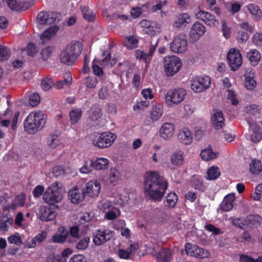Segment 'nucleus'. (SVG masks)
Instances as JSON below:
<instances>
[{"instance_id":"f8f14e48","label":"nucleus","mask_w":262,"mask_h":262,"mask_svg":"<svg viewBox=\"0 0 262 262\" xmlns=\"http://www.w3.org/2000/svg\"><path fill=\"white\" fill-rule=\"evenodd\" d=\"M58 209L54 206H41L39 219L42 221L48 222L53 220L57 215Z\"/></svg>"},{"instance_id":"680f3d73","label":"nucleus","mask_w":262,"mask_h":262,"mask_svg":"<svg viewBox=\"0 0 262 262\" xmlns=\"http://www.w3.org/2000/svg\"><path fill=\"white\" fill-rule=\"evenodd\" d=\"M24 50L27 51L28 55L32 57L37 52L35 45L32 42L29 43L27 48Z\"/></svg>"},{"instance_id":"c9c22d12","label":"nucleus","mask_w":262,"mask_h":262,"mask_svg":"<svg viewBox=\"0 0 262 262\" xmlns=\"http://www.w3.org/2000/svg\"><path fill=\"white\" fill-rule=\"evenodd\" d=\"M248 225L250 227H258L262 222V217L258 214L250 215L247 217Z\"/></svg>"},{"instance_id":"20e7f679","label":"nucleus","mask_w":262,"mask_h":262,"mask_svg":"<svg viewBox=\"0 0 262 262\" xmlns=\"http://www.w3.org/2000/svg\"><path fill=\"white\" fill-rule=\"evenodd\" d=\"M116 136L111 133L103 132L94 135L92 139L93 145L99 148L109 147L115 141Z\"/></svg>"},{"instance_id":"603ef678","label":"nucleus","mask_w":262,"mask_h":262,"mask_svg":"<svg viewBox=\"0 0 262 262\" xmlns=\"http://www.w3.org/2000/svg\"><path fill=\"white\" fill-rule=\"evenodd\" d=\"M200 84L202 85L203 89L206 90L210 84V78L208 76L198 77L195 79Z\"/></svg>"},{"instance_id":"39448f33","label":"nucleus","mask_w":262,"mask_h":262,"mask_svg":"<svg viewBox=\"0 0 262 262\" xmlns=\"http://www.w3.org/2000/svg\"><path fill=\"white\" fill-rule=\"evenodd\" d=\"M164 67L167 76H172L180 70L182 67L181 60L174 55L166 56L164 59Z\"/></svg>"},{"instance_id":"c756f323","label":"nucleus","mask_w":262,"mask_h":262,"mask_svg":"<svg viewBox=\"0 0 262 262\" xmlns=\"http://www.w3.org/2000/svg\"><path fill=\"white\" fill-rule=\"evenodd\" d=\"M250 171L253 174L257 175L262 171V165L260 160L255 159L250 163Z\"/></svg>"},{"instance_id":"6ab92c4d","label":"nucleus","mask_w":262,"mask_h":262,"mask_svg":"<svg viewBox=\"0 0 262 262\" xmlns=\"http://www.w3.org/2000/svg\"><path fill=\"white\" fill-rule=\"evenodd\" d=\"M82 44L78 41H74L68 44L66 49L70 53L72 54V58H75L77 61L78 57L80 56L82 50Z\"/></svg>"},{"instance_id":"a19ab883","label":"nucleus","mask_w":262,"mask_h":262,"mask_svg":"<svg viewBox=\"0 0 262 262\" xmlns=\"http://www.w3.org/2000/svg\"><path fill=\"white\" fill-rule=\"evenodd\" d=\"M154 215H156L158 218L162 220H167L170 217L169 213L165 209L160 207H156L152 211Z\"/></svg>"},{"instance_id":"13d9d810","label":"nucleus","mask_w":262,"mask_h":262,"mask_svg":"<svg viewBox=\"0 0 262 262\" xmlns=\"http://www.w3.org/2000/svg\"><path fill=\"white\" fill-rule=\"evenodd\" d=\"M192 186L193 188L200 191L201 192L205 191L207 187V185L206 183H204L203 181H192Z\"/></svg>"},{"instance_id":"f257e3e1","label":"nucleus","mask_w":262,"mask_h":262,"mask_svg":"<svg viewBox=\"0 0 262 262\" xmlns=\"http://www.w3.org/2000/svg\"><path fill=\"white\" fill-rule=\"evenodd\" d=\"M145 194L149 200L161 202L168 188L167 181H144Z\"/></svg>"},{"instance_id":"c85d7f7f","label":"nucleus","mask_w":262,"mask_h":262,"mask_svg":"<svg viewBox=\"0 0 262 262\" xmlns=\"http://www.w3.org/2000/svg\"><path fill=\"white\" fill-rule=\"evenodd\" d=\"M109 161L107 159L100 158L91 161V166L96 170L105 169L108 168Z\"/></svg>"},{"instance_id":"7ed1b4c3","label":"nucleus","mask_w":262,"mask_h":262,"mask_svg":"<svg viewBox=\"0 0 262 262\" xmlns=\"http://www.w3.org/2000/svg\"><path fill=\"white\" fill-rule=\"evenodd\" d=\"M61 188L57 182H55L50 186L43 194V199L45 203L54 205L59 202L62 199Z\"/></svg>"},{"instance_id":"69168bd1","label":"nucleus","mask_w":262,"mask_h":262,"mask_svg":"<svg viewBox=\"0 0 262 262\" xmlns=\"http://www.w3.org/2000/svg\"><path fill=\"white\" fill-rule=\"evenodd\" d=\"M118 255L121 259H130L132 255L127 250L119 249L118 251Z\"/></svg>"},{"instance_id":"9d476101","label":"nucleus","mask_w":262,"mask_h":262,"mask_svg":"<svg viewBox=\"0 0 262 262\" xmlns=\"http://www.w3.org/2000/svg\"><path fill=\"white\" fill-rule=\"evenodd\" d=\"M113 232L106 229H100L93 233V243L96 246H100L111 240Z\"/></svg>"},{"instance_id":"5fc2aeb1","label":"nucleus","mask_w":262,"mask_h":262,"mask_svg":"<svg viewBox=\"0 0 262 262\" xmlns=\"http://www.w3.org/2000/svg\"><path fill=\"white\" fill-rule=\"evenodd\" d=\"M159 38L157 36H154L151 38L150 43L151 45L149 47L148 55V56H152L154 53L158 43L159 42Z\"/></svg>"},{"instance_id":"cd10ccee","label":"nucleus","mask_w":262,"mask_h":262,"mask_svg":"<svg viewBox=\"0 0 262 262\" xmlns=\"http://www.w3.org/2000/svg\"><path fill=\"white\" fill-rule=\"evenodd\" d=\"M72 54L66 48L60 54V61L67 65H72L76 61L75 58H72Z\"/></svg>"},{"instance_id":"1a4fd4ad","label":"nucleus","mask_w":262,"mask_h":262,"mask_svg":"<svg viewBox=\"0 0 262 262\" xmlns=\"http://www.w3.org/2000/svg\"><path fill=\"white\" fill-rule=\"evenodd\" d=\"M229 65L232 71H235L241 66L243 60L239 50L235 48L231 49L227 55Z\"/></svg>"},{"instance_id":"7c9ffc66","label":"nucleus","mask_w":262,"mask_h":262,"mask_svg":"<svg viewBox=\"0 0 262 262\" xmlns=\"http://www.w3.org/2000/svg\"><path fill=\"white\" fill-rule=\"evenodd\" d=\"M27 195L25 193L21 192L16 195L12 202V206L13 208L21 207L24 206L26 201Z\"/></svg>"},{"instance_id":"f3484780","label":"nucleus","mask_w":262,"mask_h":262,"mask_svg":"<svg viewBox=\"0 0 262 262\" xmlns=\"http://www.w3.org/2000/svg\"><path fill=\"white\" fill-rule=\"evenodd\" d=\"M240 26L244 30L238 31L236 39L239 42L244 43L246 42L249 37V34L247 32L245 31V30H246L249 33H252L254 28L252 26H250L248 23H242Z\"/></svg>"},{"instance_id":"473e14b6","label":"nucleus","mask_w":262,"mask_h":262,"mask_svg":"<svg viewBox=\"0 0 262 262\" xmlns=\"http://www.w3.org/2000/svg\"><path fill=\"white\" fill-rule=\"evenodd\" d=\"M102 108L98 105H94L91 108L90 119L93 121H96L102 116Z\"/></svg>"},{"instance_id":"4468645a","label":"nucleus","mask_w":262,"mask_h":262,"mask_svg":"<svg viewBox=\"0 0 262 262\" xmlns=\"http://www.w3.org/2000/svg\"><path fill=\"white\" fill-rule=\"evenodd\" d=\"M206 31L205 28L199 22H195L192 26L190 36V41L194 42L196 41L201 36L203 35Z\"/></svg>"},{"instance_id":"6e6552de","label":"nucleus","mask_w":262,"mask_h":262,"mask_svg":"<svg viewBox=\"0 0 262 262\" xmlns=\"http://www.w3.org/2000/svg\"><path fill=\"white\" fill-rule=\"evenodd\" d=\"M187 49V36L184 34L177 35L170 43V49L176 53H184Z\"/></svg>"},{"instance_id":"de8ad7c7","label":"nucleus","mask_w":262,"mask_h":262,"mask_svg":"<svg viewBox=\"0 0 262 262\" xmlns=\"http://www.w3.org/2000/svg\"><path fill=\"white\" fill-rule=\"evenodd\" d=\"M162 110L161 106L157 105L150 112L151 119L153 121L158 120L162 115Z\"/></svg>"},{"instance_id":"72a5a7b5","label":"nucleus","mask_w":262,"mask_h":262,"mask_svg":"<svg viewBox=\"0 0 262 262\" xmlns=\"http://www.w3.org/2000/svg\"><path fill=\"white\" fill-rule=\"evenodd\" d=\"M67 174L65 169L62 166L58 165L55 166L53 168L52 173H50V178H55L56 179H63L64 176Z\"/></svg>"},{"instance_id":"49530a36","label":"nucleus","mask_w":262,"mask_h":262,"mask_svg":"<svg viewBox=\"0 0 262 262\" xmlns=\"http://www.w3.org/2000/svg\"><path fill=\"white\" fill-rule=\"evenodd\" d=\"M251 126L252 127L254 132L251 136V140L254 143H257L262 139L261 134L258 133L260 127L259 126L254 125L253 124L251 125Z\"/></svg>"},{"instance_id":"f03ea898","label":"nucleus","mask_w":262,"mask_h":262,"mask_svg":"<svg viewBox=\"0 0 262 262\" xmlns=\"http://www.w3.org/2000/svg\"><path fill=\"white\" fill-rule=\"evenodd\" d=\"M46 123V116L41 112H32L24 121V129L29 134H35L42 129Z\"/></svg>"},{"instance_id":"dca6fc26","label":"nucleus","mask_w":262,"mask_h":262,"mask_svg":"<svg viewBox=\"0 0 262 262\" xmlns=\"http://www.w3.org/2000/svg\"><path fill=\"white\" fill-rule=\"evenodd\" d=\"M5 0H0V4L4 3ZM9 7L13 11H25L30 7L28 2H18L17 0H6Z\"/></svg>"},{"instance_id":"6e6d98bb","label":"nucleus","mask_w":262,"mask_h":262,"mask_svg":"<svg viewBox=\"0 0 262 262\" xmlns=\"http://www.w3.org/2000/svg\"><path fill=\"white\" fill-rule=\"evenodd\" d=\"M85 84L86 87L89 89L95 88L98 83L96 77L93 76H88L85 78Z\"/></svg>"},{"instance_id":"bf43d9fd","label":"nucleus","mask_w":262,"mask_h":262,"mask_svg":"<svg viewBox=\"0 0 262 262\" xmlns=\"http://www.w3.org/2000/svg\"><path fill=\"white\" fill-rule=\"evenodd\" d=\"M54 83L51 79L46 78L43 79L41 83V88L45 91L49 90L53 85Z\"/></svg>"},{"instance_id":"5701e85b","label":"nucleus","mask_w":262,"mask_h":262,"mask_svg":"<svg viewBox=\"0 0 262 262\" xmlns=\"http://www.w3.org/2000/svg\"><path fill=\"white\" fill-rule=\"evenodd\" d=\"M196 16L198 18L201 19L208 25L210 26L215 25L216 19L214 16L209 12L200 11L196 14Z\"/></svg>"},{"instance_id":"0e129e2a","label":"nucleus","mask_w":262,"mask_h":262,"mask_svg":"<svg viewBox=\"0 0 262 262\" xmlns=\"http://www.w3.org/2000/svg\"><path fill=\"white\" fill-rule=\"evenodd\" d=\"M258 260L259 256L255 259L251 256L245 254H242L239 257L240 262H258Z\"/></svg>"},{"instance_id":"9b49d317","label":"nucleus","mask_w":262,"mask_h":262,"mask_svg":"<svg viewBox=\"0 0 262 262\" xmlns=\"http://www.w3.org/2000/svg\"><path fill=\"white\" fill-rule=\"evenodd\" d=\"M185 95L186 92L182 89L170 90L165 96V101L169 105L179 103L183 100Z\"/></svg>"},{"instance_id":"0eeeda50","label":"nucleus","mask_w":262,"mask_h":262,"mask_svg":"<svg viewBox=\"0 0 262 262\" xmlns=\"http://www.w3.org/2000/svg\"><path fill=\"white\" fill-rule=\"evenodd\" d=\"M60 18V13L52 11L40 12L37 16L38 23L42 25L56 24L59 21Z\"/></svg>"},{"instance_id":"8fccbe9b","label":"nucleus","mask_w":262,"mask_h":262,"mask_svg":"<svg viewBox=\"0 0 262 262\" xmlns=\"http://www.w3.org/2000/svg\"><path fill=\"white\" fill-rule=\"evenodd\" d=\"M47 236V233L46 231H42L40 233L37 234L32 239V245L30 247H34L35 246L36 243H40L45 240Z\"/></svg>"},{"instance_id":"774afa93","label":"nucleus","mask_w":262,"mask_h":262,"mask_svg":"<svg viewBox=\"0 0 262 262\" xmlns=\"http://www.w3.org/2000/svg\"><path fill=\"white\" fill-rule=\"evenodd\" d=\"M69 262H87L85 257L82 254H75L72 256Z\"/></svg>"},{"instance_id":"58836bf2","label":"nucleus","mask_w":262,"mask_h":262,"mask_svg":"<svg viewBox=\"0 0 262 262\" xmlns=\"http://www.w3.org/2000/svg\"><path fill=\"white\" fill-rule=\"evenodd\" d=\"M183 152L181 151H177L173 152L171 156L172 164L176 166H180L183 163Z\"/></svg>"},{"instance_id":"a18cd8bd","label":"nucleus","mask_w":262,"mask_h":262,"mask_svg":"<svg viewBox=\"0 0 262 262\" xmlns=\"http://www.w3.org/2000/svg\"><path fill=\"white\" fill-rule=\"evenodd\" d=\"M11 55L9 48L0 44V61H4L8 60Z\"/></svg>"},{"instance_id":"79ce46f5","label":"nucleus","mask_w":262,"mask_h":262,"mask_svg":"<svg viewBox=\"0 0 262 262\" xmlns=\"http://www.w3.org/2000/svg\"><path fill=\"white\" fill-rule=\"evenodd\" d=\"M81 10L83 18L85 20L90 22H93L95 20L96 17L95 14L92 12L88 7L85 6L81 7Z\"/></svg>"},{"instance_id":"4be33fe9","label":"nucleus","mask_w":262,"mask_h":262,"mask_svg":"<svg viewBox=\"0 0 262 262\" xmlns=\"http://www.w3.org/2000/svg\"><path fill=\"white\" fill-rule=\"evenodd\" d=\"M59 29L58 26L55 25L47 29L41 34L40 36V41L39 43L43 45L46 41H49L51 37L57 32Z\"/></svg>"},{"instance_id":"864d4df0","label":"nucleus","mask_w":262,"mask_h":262,"mask_svg":"<svg viewBox=\"0 0 262 262\" xmlns=\"http://www.w3.org/2000/svg\"><path fill=\"white\" fill-rule=\"evenodd\" d=\"M256 84L255 80L253 77L249 76L245 78V86L249 90H252L254 89Z\"/></svg>"},{"instance_id":"ea45409f","label":"nucleus","mask_w":262,"mask_h":262,"mask_svg":"<svg viewBox=\"0 0 262 262\" xmlns=\"http://www.w3.org/2000/svg\"><path fill=\"white\" fill-rule=\"evenodd\" d=\"M207 178L209 180H214L217 179L221 175L219 168L215 166L210 167L207 171Z\"/></svg>"},{"instance_id":"a211bd4d","label":"nucleus","mask_w":262,"mask_h":262,"mask_svg":"<svg viewBox=\"0 0 262 262\" xmlns=\"http://www.w3.org/2000/svg\"><path fill=\"white\" fill-rule=\"evenodd\" d=\"M178 200V196L175 192H170L164 199L163 204L165 209L172 210L176 207Z\"/></svg>"},{"instance_id":"338daca9","label":"nucleus","mask_w":262,"mask_h":262,"mask_svg":"<svg viewBox=\"0 0 262 262\" xmlns=\"http://www.w3.org/2000/svg\"><path fill=\"white\" fill-rule=\"evenodd\" d=\"M191 89L196 93L201 92L203 91H205L202 85L195 79L191 84Z\"/></svg>"},{"instance_id":"ddd939ff","label":"nucleus","mask_w":262,"mask_h":262,"mask_svg":"<svg viewBox=\"0 0 262 262\" xmlns=\"http://www.w3.org/2000/svg\"><path fill=\"white\" fill-rule=\"evenodd\" d=\"M68 195L70 200L73 204H79L85 198L84 188L74 187L69 190Z\"/></svg>"},{"instance_id":"09e8293b","label":"nucleus","mask_w":262,"mask_h":262,"mask_svg":"<svg viewBox=\"0 0 262 262\" xmlns=\"http://www.w3.org/2000/svg\"><path fill=\"white\" fill-rule=\"evenodd\" d=\"M90 238L85 236L81 239L76 245V248L79 250H85L89 246Z\"/></svg>"},{"instance_id":"052dcab7","label":"nucleus","mask_w":262,"mask_h":262,"mask_svg":"<svg viewBox=\"0 0 262 262\" xmlns=\"http://www.w3.org/2000/svg\"><path fill=\"white\" fill-rule=\"evenodd\" d=\"M52 53V50L49 46L42 49L40 53L41 58L43 61H47L50 57Z\"/></svg>"},{"instance_id":"2f4dec72","label":"nucleus","mask_w":262,"mask_h":262,"mask_svg":"<svg viewBox=\"0 0 262 262\" xmlns=\"http://www.w3.org/2000/svg\"><path fill=\"white\" fill-rule=\"evenodd\" d=\"M247 8L256 20H259L262 17V11L259 7L253 4H250L247 6Z\"/></svg>"},{"instance_id":"bb28decb","label":"nucleus","mask_w":262,"mask_h":262,"mask_svg":"<svg viewBox=\"0 0 262 262\" xmlns=\"http://www.w3.org/2000/svg\"><path fill=\"white\" fill-rule=\"evenodd\" d=\"M234 200L235 196L233 194H229L227 195L221 204V208L222 210L225 211L231 210L233 207Z\"/></svg>"},{"instance_id":"4d7b16f0","label":"nucleus","mask_w":262,"mask_h":262,"mask_svg":"<svg viewBox=\"0 0 262 262\" xmlns=\"http://www.w3.org/2000/svg\"><path fill=\"white\" fill-rule=\"evenodd\" d=\"M40 101V96L38 93H35L29 97V104L32 107L37 106Z\"/></svg>"},{"instance_id":"37998d69","label":"nucleus","mask_w":262,"mask_h":262,"mask_svg":"<svg viewBox=\"0 0 262 262\" xmlns=\"http://www.w3.org/2000/svg\"><path fill=\"white\" fill-rule=\"evenodd\" d=\"M82 115L81 110L80 109H76L72 110L69 114L70 117V121L72 124H75L79 120Z\"/></svg>"},{"instance_id":"423d86ee","label":"nucleus","mask_w":262,"mask_h":262,"mask_svg":"<svg viewBox=\"0 0 262 262\" xmlns=\"http://www.w3.org/2000/svg\"><path fill=\"white\" fill-rule=\"evenodd\" d=\"M184 250L187 255L198 259L208 258L210 255V253L207 250L191 243H187L185 244Z\"/></svg>"},{"instance_id":"3c124183","label":"nucleus","mask_w":262,"mask_h":262,"mask_svg":"<svg viewBox=\"0 0 262 262\" xmlns=\"http://www.w3.org/2000/svg\"><path fill=\"white\" fill-rule=\"evenodd\" d=\"M145 180H162L163 178L156 171L146 172L144 175Z\"/></svg>"},{"instance_id":"4c0bfd02","label":"nucleus","mask_w":262,"mask_h":262,"mask_svg":"<svg viewBox=\"0 0 262 262\" xmlns=\"http://www.w3.org/2000/svg\"><path fill=\"white\" fill-rule=\"evenodd\" d=\"M247 57L253 66L256 65L260 59V54L256 50H251L247 53Z\"/></svg>"},{"instance_id":"2eb2a0df","label":"nucleus","mask_w":262,"mask_h":262,"mask_svg":"<svg viewBox=\"0 0 262 262\" xmlns=\"http://www.w3.org/2000/svg\"><path fill=\"white\" fill-rule=\"evenodd\" d=\"M100 181H89L84 188L85 196L88 195L90 197L97 196L100 192Z\"/></svg>"},{"instance_id":"412c9836","label":"nucleus","mask_w":262,"mask_h":262,"mask_svg":"<svg viewBox=\"0 0 262 262\" xmlns=\"http://www.w3.org/2000/svg\"><path fill=\"white\" fill-rule=\"evenodd\" d=\"M174 126L170 123H164L160 129L161 137L164 139L168 140L174 134Z\"/></svg>"},{"instance_id":"f704fd0d","label":"nucleus","mask_w":262,"mask_h":262,"mask_svg":"<svg viewBox=\"0 0 262 262\" xmlns=\"http://www.w3.org/2000/svg\"><path fill=\"white\" fill-rule=\"evenodd\" d=\"M190 16L187 13H183L180 14L177 20L174 22L173 26L176 28H180L183 25L185 26L186 24L189 23Z\"/></svg>"},{"instance_id":"e2e57ef3","label":"nucleus","mask_w":262,"mask_h":262,"mask_svg":"<svg viewBox=\"0 0 262 262\" xmlns=\"http://www.w3.org/2000/svg\"><path fill=\"white\" fill-rule=\"evenodd\" d=\"M47 262H67V259L60 255L49 256L47 258Z\"/></svg>"},{"instance_id":"e433bc0d","label":"nucleus","mask_w":262,"mask_h":262,"mask_svg":"<svg viewBox=\"0 0 262 262\" xmlns=\"http://www.w3.org/2000/svg\"><path fill=\"white\" fill-rule=\"evenodd\" d=\"M70 236L68 238L69 243H75L76 242V238L79 236V229L77 226H74L70 228L69 232Z\"/></svg>"},{"instance_id":"393cba45","label":"nucleus","mask_w":262,"mask_h":262,"mask_svg":"<svg viewBox=\"0 0 262 262\" xmlns=\"http://www.w3.org/2000/svg\"><path fill=\"white\" fill-rule=\"evenodd\" d=\"M219 155V152H213L211 146L209 145L207 148L201 151L200 156L203 160L209 161L216 158Z\"/></svg>"},{"instance_id":"b1692460","label":"nucleus","mask_w":262,"mask_h":262,"mask_svg":"<svg viewBox=\"0 0 262 262\" xmlns=\"http://www.w3.org/2000/svg\"><path fill=\"white\" fill-rule=\"evenodd\" d=\"M178 138L184 144H189L192 141V133L187 128H184L179 132Z\"/></svg>"},{"instance_id":"aec40b11","label":"nucleus","mask_w":262,"mask_h":262,"mask_svg":"<svg viewBox=\"0 0 262 262\" xmlns=\"http://www.w3.org/2000/svg\"><path fill=\"white\" fill-rule=\"evenodd\" d=\"M213 115L211 117V123L212 126L216 129H219L223 127L225 124V119L221 111L214 110Z\"/></svg>"},{"instance_id":"a878e982","label":"nucleus","mask_w":262,"mask_h":262,"mask_svg":"<svg viewBox=\"0 0 262 262\" xmlns=\"http://www.w3.org/2000/svg\"><path fill=\"white\" fill-rule=\"evenodd\" d=\"M171 257V251L166 249H161L156 255L157 262H170Z\"/></svg>"},{"instance_id":"c03bdc74","label":"nucleus","mask_w":262,"mask_h":262,"mask_svg":"<svg viewBox=\"0 0 262 262\" xmlns=\"http://www.w3.org/2000/svg\"><path fill=\"white\" fill-rule=\"evenodd\" d=\"M13 220L11 217H6L1 220L0 230L6 231L8 230L9 227L13 224Z\"/></svg>"}]
</instances>
